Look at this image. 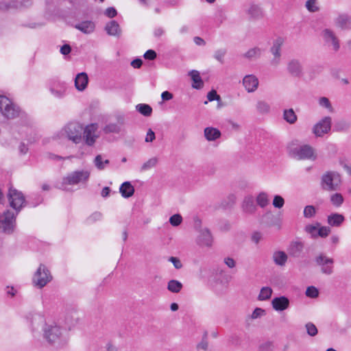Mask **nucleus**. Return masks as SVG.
Segmentation results:
<instances>
[{"label":"nucleus","instance_id":"obj_1","mask_svg":"<svg viewBox=\"0 0 351 351\" xmlns=\"http://www.w3.org/2000/svg\"><path fill=\"white\" fill-rule=\"evenodd\" d=\"M43 336L47 341L57 347H61L67 343V337L64 335L65 330L56 324H45L43 328Z\"/></svg>","mask_w":351,"mask_h":351},{"label":"nucleus","instance_id":"obj_2","mask_svg":"<svg viewBox=\"0 0 351 351\" xmlns=\"http://www.w3.org/2000/svg\"><path fill=\"white\" fill-rule=\"evenodd\" d=\"M84 126L77 122H70L56 134L59 139H67L75 144L82 141Z\"/></svg>","mask_w":351,"mask_h":351},{"label":"nucleus","instance_id":"obj_3","mask_svg":"<svg viewBox=\"0 0 351 351\" xmlns=\"http://www.w3.org/2000/svg\"><path fill=\"white\" fill-rule=\"evenodd\" d=\"M287 149L289 155L297 160H315L317 158L315 149L309 145H298L293 142Z\"/></svg>","mask_w":351,"mask_h":351},{"label":"nucleus","instance_id":"obj_4","mask_svg":"<svg viewBox=\"0 0 351 351\" xmlns=\"http://www.w3.org/2000/svg\"><path fill=\"white\" fill-rule=\"evenodd\" d=\"M16 213L14 214L10 210L4 211L0 215V232L5 234H12L16 226Z\"/></svg>","mask_w":351,"mask_h":351},{"label":"nucleus","instance_id":"obj_5","mask_svg":"<svg viewBox=\"0 0 351 351\" xmlns=\"http://www.w3.org/2000/svg\"><path fill=\"white\" fill-rule=\"evenodd\" d=\"M341 183L340 175L335 171H327L322 176L321 187L328 191H337Z\"/></svg>","mask_w":351,"mask_h":351},{"label":"nucleus","instance_id":"obj_6","mask_svg":"<svg viewBox=\"0 0 351 351\" xmlns=\"http://www.w3.org/2000/svg\"><path fill=\"white\" fill-rule=\"evenodd\" d=\"M0 112L7 119H12L19 117L20 109L7 97L0 95Z\"/></svg>","mask_w":351,"mask_h":351},{"label":"nucleus","instance_id":"obj_7","mask_svg":"<svg viewBox=\"0 0 351 351\" xmlns=\"http://www.w3.org/2000/svg\"><path fill=\"white\" fill-rule=\"evenodd\" d=\"M52 280V276L47 267L40 264L33 277L34 285L41 289Z\"/></svg>","mask_w":351,"mask_h":351},{"label":"nucleus","instance_id":"obj_8","mask_svg":"<svg viewBox=\"0 0 351 351\" xmlns=\"http://www.w3.org/2000/svg\"><path fill=\"white\" fill-rule=\"evenodd\" d=\"M90 177V172L88 171H75L69 173L62 180V184L74 185L80 182H86Z\"/></svg>","mask_w":351,"mask_h":351},{"label":"nucleus","instance_id":"obj_9","mask_svg":"<svg viewBox=\"0 0 351 351\" xmlns=\"http://www.w3.org/2000/svg\"><path fill=\"white\" fill-rule=\"evenodd\" d=\"M8 197L10 206L16 210V215H18L25 203V199L23 194L16 189L10 188Z\"/></svg>","mask_w":351,"mask_h":351},{"label":"nucleus","instance_id":"obj_10","mask_svg":"<svg viewBox=\"0 0 351 351\" xmlns=\"http://www.w3.org/2000/svg\"><path fill=\"white\" fill-rule=\"evenodd\" d=\"M315 261L321 267L323 274L330 275L333 273V258L326 256L324 253H320L315 257Z\"/></svg>","mask_w":351,"mask_h":351},{"label":"nucleus","instance_id":"obj_11","mask_svg":"<svg viewBox=\"0 0 351 351\" xmlns=\"http://www.w3.org/2000/svg\"><path fill=\"white\" fill-rule=\"evenodd\" d=\"M32 5V0H2L0 1V10L7 11L10 9H23L30 7Z\"/></svg>","mask_w":351,"mask_h":351},{"label":"nucleus","instance_id":"obj_12","mask_svg":"<svg viewBox=\"0 0 351 351\" xmlns=\"http://www.w3.org/2000/svg\"><path fill=\"white\" fill-rule=\"evenodd\" d=\"M304 243L301 241H292L287 247L289 256L293 258L304 257Z\"/></svg>","mask_w":351,"mask_h":351},{"label":"nucleus","instance_id":"obj_13","mask_svg":"<svg viewBox=\"0 0 351 351\" xmlns=\"http://www.w3.org/2000/svg\"><path fill=\"white\" fill-rule=\"evenodd\" d=\"M332 119L330 117H325L313 127V133L317 136H322L328 133L331 128Z\"/></svg>","mask_w":351,"mask_h":351},{"label":"nucleus","instance_id":"obj_14","mask_svg":"<svg viewBox=\"0 0 351 351\" xmlns=\"http://www.w3.org/2000/svg\"><path fill=\"white\" fill-rule=\"evenodd\" d=\"M287 70L288 73L294 77H301L303 74V66L298 59L293 58L287 63Z\"/></svg>","mask_w":351,"mask_h":351},{"label":"nucleus","instance_id":"obj_15","mask_svg":"<svg viewBox=\"0 0 351 351\" xmlns=\"http://www.w3.org/2000/svg\"><path fill=\"white\" fill-rule=\"evenodd\" d=\"M282 45V40L278 38L274 41L273 46L270 49V51L274 55V58L271 60V64L273 66H278L280 62L281 58V46Z\"/></svg>","mask_w":351,"mask_h":351},{"label":"nucleus","instance_id":"obj_16","mask_svg":"<svg viewBox=\"0 0 351 351\" xmlns=\"http://www.w3.org/2000/svg\"><path fill=\"white\" fill-rule=\"evenodd\" d=\"M243 84L248 93H252L257 89L258 80L256 76L248 75L243 79Z\"/></svg>","mask_w":351,"mask_h":351},{"label":"nucleus","instance_id":"obj_17","mask_svg":"<svg viewBox=\"0 0 351 351\" xmlns=\"http://www.w3.org/2000/svg\"><path fill=\"white\" fill-rule=\"evenodd\" d=\"M273 308L277 311H282L289 306V300L285 296L274 298L271 301Z\"/></svg>","mask_w":351,"mask_h":351},{"label":"nucleus","instance_id":"obj_18","mask_svg":"<svg viewBox=\"0 0 351 351\" xmlns=\"http://www.w3.org/2000/svg\"><path fill=\"white\" fill-rule=\"evenodd\" d=\"M105 30L109 36L119 38L121 35V29L116 21H110L105 26Z\"/></svg>","mask_w":351,"mask_h":351},{"label":"nucleus","instance_id":"obj_19","mask_svg":"<svg viewBox=\"0 0 351 351\" xmlns=\"http://www.w3.org/2000/svg\"><path fill=\"white\" fill-rule=\"evenodd\" d=\"M88 82V77L85 72L78 73L75 78V86L80 91H82L86 88Z\"/></svg>","mask_w":351,"mask_h":351},{"label":"nucleus","instance_id":"obj_20","mask_svg":"<svg viewBox=\"0 0 351 351\" xmlns=\"http://www.w3.org/2000/svg\"><path fill=\"white\" fill-rule=\"evenodd\" d=\"M213 237L208 229L201 230L198 237V243L201 245L210 247L213 243Z\"/></svg>","mask_w":351,"mask_h":351},{"label":"nucleus","instance_id":"obj_21","mask_svg":"<svg viewBox=\"0 0 351 351\" xmlns=\"http://www.w3.org/2000/svg\"><path fill=\"white\" fill-rule=\"evenodd\" d=\"M243 211L247 214H253L256 210L254 197L252 195L246 196L242 204Z\"/></svg>","mask_w":351,"mask_h":351},{"label":"nucleus","instance_id":"obj_22","mask_svg":"<svg viewBox=\"0 0 351 351\" xmlns=\"http://www.w3.org/2000/svg\"><path fill=\"white\" fill-rule=\"evenodd\" d=\"M94 133L93 125H88L84 128L82 137L85 139V143L88 146H92L95 142L97 136L93 135Z\"/></svg>","mask_w":351,"mask_h":351},{"label":"nucleus","instance_id":"obj_23","mask_svg":"<svg viewBox=\"0 0 351 351\" xmlns=\"http://www.w3.org/2000/svg\"><path fill=\"white\" fill-rule=\"evenodd\" d=\"M336 25L343 29L351 28V16L347 14H341L335 20Z\"/></svg>","mask_w":351,"mask_h":351},{"label":"nucleus","instance_id":"obj_24","mask_svg":"<svg viewBox=\"0 0 351 351\" xmlns=\"http://www.w3.org/2000/svg\"><path fill=\"white\" fill-rule=\"evenodd\" d=\"M124 124L123 118L118 119V123H108L107 124L104 128V132L106 134L109 133H116L119 134L121 131V125Z\"/></svg>","mask_w":351,"mask_h":351},{"label":"nucleus","instance_id":"obj_25","mask_svg":"<svg viewBox=\"0 0 351 351\" xmlns=\"http://www.w3.org/2000/svg\"><path fill=\"white\" fill-rule=\"evenodd\" d=\"M134 188L130 182L126 181L121 184L119 192L124 198H129L134 193Z\"/></svg>","mask_w":351,"mask_h":351},{"label":"nucleus","instance_id":"obj_26","mask_svg":"<svg viewBox=\"0 0 351 351\" xmlns=\"http://www.w3.org/2000/svg\"><path fill=\"white\" fill-rule=\"evenodd\" d=\"M75 28L79 29L84 34H90L93 32L95 28V23L90 21H82L75 25Z\"/></svg>","mask_w":351,"mask_h":351},{"label":"nucleus","instance_id":"obj_27","mask_svg":"<svg viewBox=\"0 0 351 351\" xmlns=\"http://www.w3.org/2000/svg\"><path fill=\"white\" fill-rule=\"evenodd\" d=\"M221 136V132L217 128L208 127L204 129V136L208 141H215L220 138Z\"/></svg>","mask_w":351,"mask_h":351},{"label":"nucleus","instance_id":"obj_28","mask_svg":"<svg viewBox=\"0 0 351 351\" xmlns=\"http://www.w3.org/2000/svg\"><path fill=\"white\" fill-rule=\"evenodd\" d=\"M189 75L193 81L192 87L195 89H201L204 86V82L202 80L199 73L196 70L189 72Z\"/></svg>","mask_w":351,"mask_h":351},{"label":"nucleus","instance_id":"obj_29","mask_svg":"<svg viewBox=\"0 0 351 351\" xmlns=\"http://www.w3.org/2000/svg\"><path fill=\"white\" fill-rule=\"evenodd\" d=\"M288 253L283 251H276L273 254V260L276 265L279 266H284L288 259Z\"/></svg>","mask_w":351,"mask_h":351},{"label":"nucleus","instance_id":"obj_30","mask_svg":"<svg viewBox=\"0 0 351 351\" xmlns=\"http://www.w3.org/2000/svg\"><path fill=\"white\" fill-rule=\"evenodd\" d=\"M344 217L339 213H333L328 217V223L331 226H339L344 221Z\"/></svg>","mask_w":351,"mask_h":351},{"label":"nucleus","instance_id":"obj_31","mask_svg":"<svg viewBox=\"0 0 351 351\" xmlns=\"http://www.w3.org/2000/svg\"><path fill=\"white\" fill-rule=\"evenodd\" d=\"M66 86L64 83L58 84L56 86L53 85L50 88L51 93L58 98L62 97L66 92Z\"/></svg>","mask_w":351,"mask_h":351},{"label":"nucleus","instance_id":"obj_32","mask_svg":"<svg viewBox=\"0 0 351 351\" xmlns=\"http://www.w3.org/2000/svg\"><path fill=\"white\" fill-rule=\"evenodd\" d=\"M351 126L350 122L341 119L335 122L334 130L336 132H346Z\"/></svg>","mask_w":351,"mask_h":351},{"label":"nucleus","instance_id":"obj_33","mask_svg":"<svg viewBox=\"0 0 351 351\" xmlns=\"http://www.w3.org/2000/svg\"><path fill=\"white\" fill-rule=\"evenodd\" d=\"M283 118L290 124L295 123L298 119L297 115L292 108L284 110Z\"/></svg>","mask_w":351,"mask_h":351},{"label":"nucleus","instance_id":"obj_34","mask_svg":"<svg viewBox=\"0 0 351 351\" xmlns=\"http://www.w3.org/2000/svg\"><path fill=\"white\" fill-rule=\"evenodd\" d=\"M236 200V196L230 194L221 202L220 206L223 209L232 208L235 204Z\"/></svg>","mask_w":351,"mask_h":351},{"label":"nucleus","instance_id":"obj_35","mask_svg":"<svg viewBox=\"0 0 351 351\" xmlns=\"http://www.w3.org/2000/svg\"><path fill=\"white\" fill-rule=\"evenodd\" d=\"M182 287V284L180 281L171 280L168 282L167 289L172 293H177L181 291Z\"/></svg>","mask_w":351,"mask_h":351},{"label":"nucleus","instance_id":"obj_36","mask_svg":"<svg viewBox=\"0 0 351 351\" xmlns=\"http://www.w3.org/2000/svg\"><path fill=\"white\" fill-rule=\"evenodd\" d=\"M262 53L261 49L259 47H254L249 49L245 53L243 54V57L246 58L248 60H252L253 58H258L261 56Z\"/></svg>","mask_w":351,"mask_h":351},{"label":"nucleus","instance_id":"obj_37","mask_svg":"<svg viewBox=\"0 0 351 351\" xmlns=\"http://www.w3.org/2000/svg\"><path fill=\"white\" fill-rule=\"evenodd\" d=\"M110 164V160L106 159L104 160L102 156L99 154L96 156L94 159V165L99 170H103L105 169L106 165Z\"/></svg>","mask_w":351,"mask_h":351},{"label":"nucleus","instance_id":"obj_38","mask_svg":"<svg viewBox=\"0 0 351 351\" xmlns=\"http://www.w3.org/2000/svg\"><path fill=\"white\" fill-rule=\"evenodd\" d=\"M136 110L138 112L145 117H149L152 113V107L145 104H140L136 106Z\"/></svg>","mask_w":351,"mask_h":351},{"label":"nucleus","instance_id":"obj_39","mask_svg":"<svg viewBox=\"0 0 351 351\" xmlns=\"http://www.w3.org/2000/svg\"><path fill=\"white\" fill-rule=\"evenodd\" d=\"M275 349V344L273 341H265L262 342L258 346L259 351H274Z\"/></svg>","mask_w":351,"mask_h":351},{"label":"nucleus","instance_id":"obj_40","mask_svg":"<svg viewBox=\"0 0 351 351\" xmlns=\"http://www.w3.org/2000/svg\"><path fill=\"white\" fill-rule=\"evenodd\" d=\"M247 12L249 15L252 18H258L262 14V11L261 8L254 4H252L249 9L247 10Z\"/></svg>","mask_w":351,"mask_h":351},{"label":"nucleus","instance_id":"obj_41","mask_svg":"<svg viewBox=\"0 0 351 351\" xmlns=\"http://www.w3.org/2000/svg\"><path fill=\"white\" fill-rule=\"evenodd\" d=\"M272 289L270 287H263L261 290V292L258 295L259 300H267L269 299L271 296Z\"/></svg>","mask_w":351,"mask_h":351},{"label":"nucleus","instance_id":"obj_42","mask_svg":"<svg viewBox=\"0 0 351 351\" xmlns=\"http://www.w3.org/2000/svg\"><path fill=\"white\" fill-rule=\"evenodd\" d=\"M256 109L259 113L265 114L269 112L270 106L265 101H258L256 104Z\"/></svg>","mask_w":351,"mask_h":351},{"label":"nucleus","instance_id":"obj_43","mask_svg":"<svg viewBox=\"0 0 351 351\" xmlns=\"http://www.w3.org/2000/svg\"><path fill=\"white\" fill-rule=\"evenodd\" d=\"M256 202L261 208L265 207L269 203L267 193L264 192L260 193L256 197Z\"/></svg>","mask_w":351,"mask_h":351},{"label":"nucleus","instance_id":"obj_44","mask_svg":"<svg viewBox=\"0 0 351 351\" xmlns=\"http://www.w3.org/2000/svg\"><path fill=\"white\" fill-rule=\"evenodd\" d=\"M320 226L319 223H317L316 225H307L305 227V231L311 235V237L316 238L317 237V232L319 227Z\"/></svg>","mask_w":351,"mask_h":351},{"label":"nucleus","instance_id":"obj_45","mask_svg":"<svg viewBox=\"0 0 351 351\" xmlns=\"http://www.w3.org/2000/svg\"><path fill=\"white\" fill-rule=\"evenodd\" d=\"M157 162L158 158L156 157L152 158L142 165L141 171H144L154 167L157 165Z\"/></svg>","mask_w":351,"mask_h":351},{"label":"nucleus","instance_id":"obj_46","mask_svg":"<svg viewBox=\"0 0 351 351\" xmlns=\"http://www.w3.org/2000/svg\"><path fill=\"white\" fill-rule=\"evenodd\" d=\"M331 203L337 206H340L343 202V197L341 193H335L330 197Z\"/></svg>","mask_w":351,"mask_h":351},{"label":"nucleus","instance_id":"obj_47","mask_svg":"<svg viewBox=\"0 0 351 351\" xmlns=\"http://www.w3.org/2000/svg\"><path fill=\"white\" fill-rule=\"evenodd\" d=\"M305 327L307 334L311 337H315L318 332L317 327L314 324L311 322H308L306 324Z\"/></svg>","mask_w":351,"mask_h":351},{"label":"nucleus","instance_id":"obj_48","mask_svg":"<svg viewBox=\"0 0 351 351\" xmlns=\"http://www.w3.org/2000/svg\"><path fill=\"white\" fill-rule=\"evenodd\" d=\"M316 213V210L314 206L308 205L305 206L304 209V216L306 218H311L313 217Z\"/></svg>","mask_w":351,"mask_h":351},{"label":"nucleus","instance_id":"obj_49","mask_svg":"<svg viewBox=\"0 0 351 351\" xmlns=\"http://www.w3.org/2000/svg\"><path fill=\"white\" fill-rule=\"evenodd\" d=\"M306 295L308 298H316L319 295L318 289L313 286H310L306 290Z\"/></svg>","mask_w":351,"mask_h":351},{"label":"nucleus","instance_id":"obj_50","mask_svg":"<svg viewBox=\"0 0 351 351\" xmlns=\"http://www.w3.org/2000/svg\"><path fill=\"white\" fill-rule=\"evenodd\" d=\"M182 221V217L180 214H175L169 218V223L173 226H179Z\"/></svg>","mask_w":351,"mask_h":351},{"label":"nucleus","instance_id":"obj_51","mask_svg":"<svg viewBox=\"0 0 351 351\" xmlns=\"http://www.w3.org/2000/svg\"><path fill=\"white\" fill-rule=\"evenodd\" d=\"M273 206L277 208H281L285 204V200L280 195H276L273 199Z\"/></svg>","mask_w":351,"mask_h":351},{"label":"nucleus","instance_id":"obj_52","mask_svg":"<svg viewBox=\"0 0 351 351\" xmlns=\"http://www.w3.org/2000/svg\"><path fill=\"white\" fill-rule=\"evenodd\" d=\"M227 50L226 49H220L215 52L214 57L221 63H223V57L226 55Z\"/></svg>","mask_w":351,"mask_h":351},{"label":"nucleus","instance_id":"obj_53","mask_svg":"<svg viewBox=\"0 0 351 351\" xmlns=\"http://www.w3.org/2000/svg\"><path fill=\"white\" fill-rule=\"evenodd\" d=\"M317 232V237L322 238L326 237L330 232V228L327 226L319 227Z\"/></svg>","mask_w":351,"mask_h":351},{"label":"nucleus","instance_id":"obj_54","mask_svg":"<svg viewBox=\"0 0 351 351\" xmlns=\"http://www.w3.org/2000/svg\"><path fill=\"white\" fill-rule=\"evenodd\" d=\"M317 0H308L306 3V7L308 11L315 12L319 10V8L316 5Z\"/></svg>","mask_w":351,"mask_h":351},{"label":"nucleus","instance_id":"obj_55","mask_svg":"<svg viewBox=\"0 0 351 351\" xmlns=\"http://www.w3.org/2000/svg\"><path fill=\"white\" fill-rule=\"evenodd\" d=\"M143 57L146 60H154L156 58L157 53L154 50L149 49L145 53Z\"/></svg>","mask_w":351,"mask_h":351},{"label":"nucleus","instance_id":"obj_56","mask_svg":"<svg viewBox=\"0 0 351 351\" xmlns=\"http://www.w3.org/2000/svg\"><path fill=\"white\" fill-rule=\"evenodd\" d=\"M207 98L208 101H213L215 100L219 101L220 100V96L217 94V91L215 90H212L208 92L207 95Z\"/></svg>","mask_w":351,"mask_h":351},{"label":"nucleus","instance_id":"obj_57","mask_svg":"<svg viewBox=\"0 0 351 351\" xmlns=\"http://www.w3.org/2000/svg\"><path fill=\"white\" fill-rule=\"evenodd\" d=\"M104 14L108 18H114L117 15V10L113 7L108 8L105 12Z\"/></svg>","mask_w":351,"mask_h":351},{"label":"nucleus","instance_id":"obj_58","mask_svg":"<svg viewBox=\"0 0 351 351\" xmlns=\"http://www.w3.org/2000/svg\"><path fill=\"white\" fill-rule=\"evenodd\" d=\"M169 261L173 263V265L176 269H179L182 267V264L178 258L174 257V256H171L169 258Z\"/></svg>","mask_w":351,"mask_h":351},{"label":"nucleus","instance_id":"obj_59","mask_svg":"<svg viewBox=\"0 0 351 351\" xmlns=\"http://www.w3.org/2000/svg\"><path fill=\"white\" fill-rule=\"evenodd\" d=\"M265 310L261 308H256L251 317L252 319H256V318H258V317H261L262 315H263L265 314Z\"/></svg>","mask_w":351,"mask_h":351},{"label":"nucleus","instance_id":"obj_60","mask_svg":"<svg viewBox=\"0 0 351 351\" xmlns=\"http://www.w3.org/2000/svg\"><path fill=\"white\" fill-rule=\"evenodd\" d=\"M324 37L326 41H329L334 39L336 36L331 30L326 29L324 30Z\"/></svg>","mask_w":351,"mask_h":351},{"label":"nucleus","instance_id":"obj_61","mask_svg":"<svg viewBox=\"0 0 351 351\" xmlns=\"http://www.w3.org/2000/svg\"><path fill=\"white\" fill-rule=\"evenodd\" d=\"M156 138V135L152 129H149L147 135L145 137V142L149 143L152 142Z\"/></svg>","mask_w":351,"mask_h":351},{"label":"nucleus","instance_id":"obj_62","mask_svg":"<svg viewBox=\"0 0 351 351\" xmlns=\"http://www.w3.org/2000/svg\"><path fill=\"white\" fill-rule=\"evenodd\" d=\"M320 106L325 107L326 108H331V104L329 99L325 97H321L319 99Z\"/></svg>","mask_w":351,"mask_h":351},{"label":"nucleus","instance_id":"obj_63","mask_svg":"<svg viewBox=\"0 0 351 351\" xmlns=\"http://www.w3.org/2000/svg\"><path fill=\"white\" fill-rule=\"evenodd\" d=\"M71 51V47L68 44L63 45L60 48V52L63 55H68Z\"/></svg>","mask_w":351,"mask_h":351},{"label":"nucleus","instance_id":"obj_64","mask_svg":"<svg viewBox=\"0 0 351 351\" xmlns=\"http://www.w3.org/2000/svg\"><path fill=\"white\" fill-rule=\"evenodd\" d=\"M143 64V60L141 58H136L131 62V66L135 69H139Z\"/></svg>","mask_w":351,"mask_h":351}]
</instances>
